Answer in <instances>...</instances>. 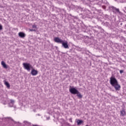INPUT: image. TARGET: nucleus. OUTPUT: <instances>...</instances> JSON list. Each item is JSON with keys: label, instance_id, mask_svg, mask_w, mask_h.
<instances>
[{"label": "nucleus", "instance_id": "1", "mask_svg": "<svg viewBox=\"0 0 126 126\" xmlns=\"http://www.w3.org/2000/svg\"><path fill=\"white\" fill-rule=\"evenodd\" d=\"M84 32H85V33H88V34L91 36L92 35H94V36H98V34L104 33V29L101 27L96 26L95 27H92L91 28V31L86 30L84 31Z\"/></svg>", "mask_w": 126, "mask_h": 126}, {"label": "nucleus", "instance_id": "2", "mask_svg": "<svg viewBox=\"0 0 126 126\" xmlns=\"http://www.w3.org/2000/svg\"><path fill=\"white\" fill-rule=\"evenodd\" d=\"M110 83L112 87H114L116 91H120L121 90V85L119 84L118 80L114 75H112L110 78Z\"/></svg>", "mask_w": 126, "mask_h": 126}, {"label": "nucleus", "instance_id": "3", "mask_svg": "<svg viewBox=\"0 0 126 126\" xmlns=\"http://www.w3.org/2000/svg\"><path fill=\"white\" fill-rule=\"evenodd\" d=\"M69 91L71 94L73 95H77V97L79 99H82L83 95L81 94V93L76 89V88H74V87H71V86H69Z\"/></svg>", "mask_w": 126, "mask_h": 126}, {"label": "nucleus", "instance_id": "4", "mask_svg": "<svg viewBox=\"0 0 126 126\" xmlns=\"http://www.w3.org/2000/svg\"><path fill=\"white\" fill-rule=\"evenodd\" d=\"M110 10H111L113 12V13H115V14H119V15H121V16H123L124 14L122 12L120 11V9L114 6H110L109 7Z\"/></svg>", "mask_w": 126, "mask_h": 126}, {"label": "nucleus", "instance_id": "5", "mask_svg": "<svg viewBox=\"0 0 126 126\" xmlns=\"http://www.w3.org/2000/svg\"><path fill=\"white\" fill-rule=\"evenodd\" d=\"M23 66L25 69H26L28 71H30L31 69L33 68V66L31 64L28 63H23Z\"/></svg>", "mask_w": 126, "mask_h": 126}, {"label": "nucleus", "instance_id": "6", "mask_svg": "<svg viewBox=\"0 0 126 126\" xmlns=\"http://www.w3.org/2000/svg\"><path fill=\"white\" fill-rule=\"evenodd\" d=\"M61 44L62 45V47H63L64 49H69V47L68 46V43L67 41L63 40Z\"/></svg>", "mask_w": 126, "mask_h": 126}, {"label": "nucleus", "instance_id": "7", "mask_svg": "<svg viewBox=\"0 0 126 126\" xmlns=\"http://www.w3.org/2000/svg\"><path fill=\"white\" fill-rule=\"evenodd\" d=\"M54 41L56 43H58V44H62V42L63 41V39L60 38L59 37H56L54 39Z\"/></svg>", "mask_w": 126, "mask_h": 126}, {"label": "nucleus", "instance_id": "8", "mask_svg": "<svg viewBox=\"0 0 126 126\" xmlns=\"http://www.w3.org/2000/svg\"><path fill=\"white\" fill-rule=\"evenodd\" d=\"M31 74L33 76H35V75H37V74H38V71H37V70H35V69H32L31 72Z\"/></svg>", "mask_w": 126, "mask_h": 126}, {"label": "nucleus", "instance_id": "9", "mask_svg": "<svg viewBox=\"0 0 126 126\" xmlns=\"http://www.w3.org/2000/svg\"><path fill=\"white\" fill-rule=\"evenodd\" d=\"M120 116L121 117H125L126 116V110L124 108H122V110L120 111Z\"/></svg>", "mask_w": 126, "mask_h": 126}, {"label": "nucleus", "instance_id": "10", "mask_svg": "<svg viewBox=\"0 0 126 126\" xmlns=\"http://www.w3.org/2000/svg\"><path fill=\"white\" fill-rule=\"evenodd\" d=\"M19 37H20L21 38H24L26 35L25 33L23 32H20L18 33Z\"/></svg>", "mask_w": 126, "mask_h": 126}, {"label": "nucleus", "instance_id": "11", "mask_svg": "<svg viewBox=\"0 0 126 126\" xmlns=\"http://www.w3.org/2000/svg\"><path fill=\"white\" fill-rule=\"evenodd\" d=\"M1 64L4 68H6V69L7 68V65H6V64L5 63H4V62L2 61L1 62Z\"/></svg>", "mask_w": 126, "mask_h": 126}, {"label": "nucleus", "instance_id": "12", "mask_svg": "<svg viewBox=\"0 0 126 126\" xmlns=\"http://www.w3.org/2000/svg\"><path fill=\"white\" fill-rule=\"evenodd\" d=\"M14 104V100L11 99L10 102L9 103V107H13Z\"/></svg>", "mask_w": 126, "mask_h": 126}, {"label": "nucleus", "instance_id": "13", "mask_svg": "<svg viewBox=\"0 0 126 126\" xmlns=\"http://www.w3.org/2000/svg\"><path fill=\"white\" fill-rule=\"evenodd\" d=\"M4 84L6 86L7 88H10V85L9 84V83H8V82L5 81L4 82Z\"/></svg>", "mask_w": 126, "mask_h": 126}, {"label": "nucleus", "instance_id": "14", "mask_svg": "<svg viewBox=\"0 0 126 126\" xmlns=\"http://www.w3.org/2000/svg\"><path fill=\"white\" fill-rule=\"evenodd\" d=\"M83 123V121L82 120H78L77 121V126H80V125H81Z\"/></svg>", "mask_w": 126, "mask_h": 126}, {"label": "nucleus", "instance_id": "15", "mask_svg": "<svg viewBox=\"0 0 126 126\" xmlns=\"http://www.w3.org/2000/svg\"><path fill=\"white\" fill-rule=\"evenodd\" d=\"M7 119H8L9 121H12V122H13L14 124H20L19 122L14 121V120H13V119L10 117H7Z\"/></svg>", "mask_w": 126, "mask_h": 126}, {"label": "nucleus", "instance_id": "16", "mask_svg": "<svg viewBox=\"0 0 126 126\" xmlns=\"http://www.w3.org/2000/svg\"><path fill=\"white\" fill-rule=\"evenodd\" d=\"M103 25L106 27H110V24L107 22L104 23Z\"/></svg>", "mask_w": 126, "mask_h": 126}, {"label": "nucleus", "instance_id": "17", "mask_svg": "<svg viewBox=\"0 0 126 126\" xmlns=\"http://www.w3.org/2000/svg\"><path fill=\"white\" fill-rule=\"evenodd\" d=\"M24 124L27 125V126H30L31 125V123L28 122V121H24Z\"/></svg>", "mask_w": 126, "mask_h": 126}, {"label": "nucleus", "instance_id": "18", "mask_svg": "<svg viewBox=\"0 0 126 126\" xmlns=\"http://www.w3.org/2000/svg\"><path fill=\"white\" fill-rule=\"evenodd\" d=\"M60 12L62 14V15H63V13H64V10H61Z\"/></svg>", "mask_w": 126, "mask_h": 126}, {"label": "nucleus", "instance_id": "19", "mask_svg": "<svg viewBox=\"0 0 126 126\" xmlns=\"http://www.w3.org/2000/svg\"><path fill=\"white\" fill-rule=\"evenodd\" d=\"M30 31H31V32H36V30H35V29H31V30H30Z\"/></svg>", "mask_w": 126, "mask_h": 126}, {"label": "nucleus", "instance_id": "20", "mask_svg": "<svg viewBox=\"0 0 126 126\" xmlns=\"http://www.w3.org/2000/svg\"><path fill=\"white\" fill-rule=\"evenodd\" d=\"M3 28H2V25H1V24H0V31L1 30H2Z\"/></svg>", "mask_w": 126, "mask_h": 126}, {"label": "nucleus", "instance_id": "21", "mask_svg": "<svg viewBox=\"0 0 126 126\" xmlns=\"http://www.w3.org/2000/svg\"><path fill=\"white\" fill-rule=\"evenodd\" d=\"M32 27L33 29H34V28H37V25H32Z\"/></svg>", "mask_w": 126, "mask_h": 126}, {"label": "nucleus", "instance_id": "22", "mask_svg": "<svg viewBox=\"0 0 126 126\" xmlns=\"http://www.w3.org/2000/svg\"><path fill=\"white\" fill-rule=\"evenodd\" d=\"M120 72L121 74H122V73H124V70H120Z\"/></svg>", "mask_w": 126, "mask_h": 126}, {"label": "nucleus", "instance_id": "23", "mask_svg": "<svg viewBox=\"0 0 126 126\" xmlns=\"http://www.w3.org/2000/svg\"><path fill=\"white\" fill-rule=\"evenodd\" d=\"M102 8H103V9H106L105 6H102Z\"/></svg>", "mask_w": 126, "mask_h": 126}, {"label": "nucleus", "instance_id": "24", "mask_svg": "<svg viewBox=\"0 0 126 126\" xmlns=\"http://www.w3.org/2000/svg\"><path fill=\"white\" fill-rule=\"evenodd\" d=\"M118 1H119L120 2H123V1H122V0H118Z\"/></svg>", "mask_w": 126, "mask_h": 126}, {"label": "nucleus", "instance_id": "25", "mask_svg": "<svg viewBox=\"0 0 126 126\" xmlns=\"http://www.w3.org/2000/svg\"><path fill=\"white\" fill-rule=\"evenodd\" d=\"M69 121L71 122V123H72V120H71V119H70Z\"/></svg>", "mask_w": 126, "mask_h": 126}, {"label": "nucleus", "instance_id": "26", "mask_svg": "<svg viewBox=\"0 0 126 126\" xmlns=\"http://www.w3.org/2000/svg\"><path fill=\"white\" fill-rule=\"evenodd\" d=\"M78 8H79V9H81V7H78Z\"/></svg>", "mask_w": 126, "mask_h": 126}, {"label": "nucleus", "instance_id": "27", "mask_svg": "<svg viewBox=\"0 0 126 126\" xmlns=\"http://www.w3.org/2000/svg\"><path fill=\"white\" fill-rule=\"evenodd\" d=\"M32 126H38V125H33Z\"/></svg>", "mask_w": 126, "mask_h": 126}, {"label": "nucleus", "instance_id": "28", "mask_svg": "<svg viewBox=\"0 0 126 126\" xmlns=\"http://www.w3.org/2000/svg\"><path fill=\"white\" fill-rule=\"evenodd\" d=\"M125 12L126 13V9H125Z\"/></svg>", "mask_w": 126, "mask_h": 126}, {"label": "nucleus", "instance_id": "29", "mask_svg": "<svg viewBox=\"0 0 126 126\" xmlns=\"http://www.w3.org/2000/svg\"><path fill=\"white\" fill-rule=\"evenodd\" d=\"M86 11H89L88 10V9L86 10Z\"/></svg>", "mask_w": 126, "mask_h": 126}, {"label": "nucleus", "instance_id": "30", "mask_svg": "<svg viewBox=\"0 0 126 126\" xmlns=\"http://www.w3.org/2000/svg\"><path fill=\"white\" fill-rule=\"evenodd\" d=\"M70 15L72 17V15L71 14H70Z\"/></svg>", "mask_w": 126, "mask_h": 126}, {"label": "nucleus", "instance_id": "31", "mask_svg": "<svg viewBox=\"0 0 126 126\" xmlns=\"http://www.w3.org/2000/svg\"><path fill=\"white\" fill-rule=\"evenodd\" d=\"M99 11H101V10H99Z\"/></svg>", "mask_w": 126, "mask_h": 126}]
</instances>
